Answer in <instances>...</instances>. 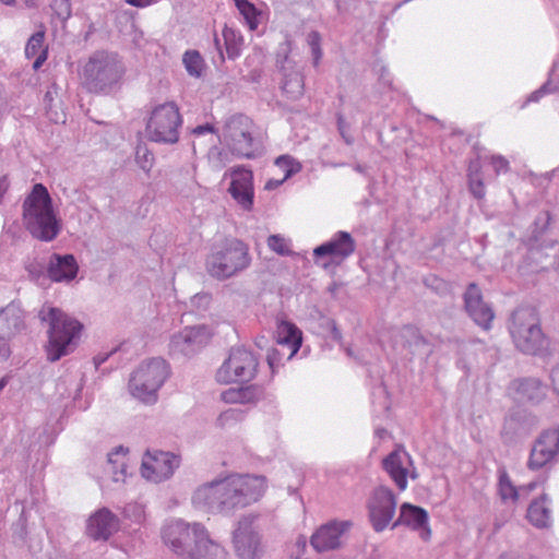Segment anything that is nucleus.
<instances>
[{
	"mask_svg": "<svg viewBox=\"0 0 559 559\" xmlns=\"http://www.w3.org/2000/svg\"><path fill=\"white\" fill-rule=\"evenodd\" d=\"M338 128H340L341 133L344 135V126H343L342 117L338 118Z\"/></svg>",
	"mask_w": 559,
	"mask_h": 559,
	"instance_id": "nucleus-56",
	"label": "nucleus"
},
{
	"mask_svg": "<svg viewBox=\"0 0 559 559\" xmlns=\"http://www.w3.org/2000/svg\"><path fill=\"white\" fill-rule=\"evenodd\" d=\"M549 502L547 493H543L539 498L534 499L528 508L526 518L530 523L537 528H547L551 524V511L546 506Z\"/></svg>",
	"mask_w": 559,
	"mask_h": 559,
	"instance_id": "nucleus-26",
	"label": "nucleus"
},
{
	"mask_svg": "<svg viewBox=\"0 0 559 559\" xmlns=\"http://www.w3.org/2000/svg\"><path fill=\"white\" fill-rule=\"evenodd\" d=\"M183 66L189 75L200 78L205 71V61L198 50H187L182 57Z\"/></svg>",
	"mask_w": 559,
	"mask_h": 559,
	"instance_id": "nucleus-33",
	"label": "nucleus"
},
{
	"mask_svg": "<svg viewBox=\"0 0 559 559\" xmlns=\"http://www.w3.org/2000/svg\"><path fill=\"white\" fill-rule=\"evenodd\" d=\"M254 131L255 124L250 117L235 114L225 121L222 134L234 155L251 158L254 156Z\"/></svg>",
	"mask_w": 559,
	"mask_h": 559,
	"instance_id": "nucleus-7",
	"label": "nucleus"
},
{
	"mask_svg": "<svg viewBox=\"0 0 559 559\" xmlns=\"http://www.w3.org/2000/svg\"><path fill=\"white\" fill-rule=\"evenodd\" d=\"M307 43L311 48L314 64L317 66L322 57L320 34L316 31L310 32L307 36Z\"/></svg>",
	"mask_w": 559,
	"mask_h": 559,
	"instance_id": "nucleus-42",
	"label": "nucleus"
},
{
	"mask_svg": "<svg viewBox=\"0 0 559 559\" xmlns=\"http://www.w3.org/2000/svg\"><path fill=\"white\" fill-rule=\"evenodd\" d=\"M40 318L49 323L47 357L50 361H56L72 350L83 325L62 310L52 307H49L47 312L43 309Z\"/></svg>",
	"mask_w": 559,
	"mask_h": 559,
	"instance_id": "nucleus-2",
	"label": "nucleus"
},
{
	"mask_svg": "<svg viewBox=\"0 0 559 559\" xmlns=\"http://www.w3.org/2000/svg\"><path fill=\"white\" fill-rule=\"evenodd\" d=\"M78 263L72 254H53L48 266V276L53 282L71 281L78 274Z\"/></svg>",
	"mask_w": 559,
	"mask_h": 559,
	"instance_id": "nucleus-25",
	"label": "nucleus"
},
{
	"mask_svg": "<svg viewBox=\"0 0 559 559\" xmlns=\"http://www.w3.org/2000/svg\"><path fill=\"white\" fill-rule=\"evenodd\" d=\"M348 526L347 521L325 523L311 535L310 545L319 554L338 549L343 545V537Z\"/></svg>",
	"mask_w": 559,
	"mask_h": 559,
	"instance_id": "nucleus-15",
	"label": "nucleus"
},
{
	"mask_svg": "<svg viewBox=\"0 0 559 559\" xmlns=\"http://www.w3.org/2000/svg\"><path fill=\"white\" fill-rule=\"evenodd\" d=\"M532 454H559V427L544 430L536 440Z\"/></svg>",
	"mask_w": 559,
	"mask_h": 559,
	"instance_id": "nucleus-28",
	"label": "nucleus"
},
{
	"mask_svg": "<svg viewBox=\"0 0 559 559\" xmlns=\"http://www.w3.org/2000/svg\"><path fill=\"white\" fill-rule=\"evenodd\" d=\"M118 527V518L109 509L103 508L90 516L86 532L95 540H107Z\"/></svg>",
	"mask_w": 559,
	"mask_h": 559,
	"instance_id": "nucleus-23",
	"label": "nucleus"
},
{
	"mask_svg": "<svg viewBox=\"0 0 559 559\" xmlns=\"http://www.w3.org/2000/svg\"><path fill=\"white\" fill-rule=\"evenodd\" d=\"M180 456H143L142 476L151 481L160 483L170 477L179 466Z\"/></svg>",
	"mask_w": 559,
	"mask_h": 559,
	"instance_id": "nucleus-20",
	"label": "nucleus"
},
{
	"mask_svg": "<svg viewBox=\"0 0 559 559\" xmlns=\"http://www.w3.org/2000/svg\"><path fill=\"white\" fill-rule=\"evenodd\" d=\"M215 43L217 46L219 45V39L217 37H215Z\"/></svg>",
	"mask_w": 559,
	"mask_h": 559,
	"instance_id": "nucleus-58",
	"label": "nucleus"
},
{
	"mask_svg": "<svg viewBox=\"0 0 559 559\" xmlns=\"http://www.w3.org/2000/svg\"><path fill=\"white\" fill-rule=\"evenodd\" d=\"M551 379L555 390L559 393V366L554 369Z\"/></svg>",
	"mask_w": 559,
	"mask_h": 559,
	"instance_id": "nucleus-51",
	"label": "nucleus"
},
{
	"mask_svg": "<svg viewBox=\"0 0 559 559\" xmlns=\"http://www.w3.org/2000/svg\"><path fill=\"white\" fill-rule=\"evenodd\" d=\"M123 456H116V459H112V456H108L107 459V467L106 469L112 474V480L115 483H123L127 478V464L121 461Z\"/></svg>",
	"mask_w": 559,
	"mask_h": 559,
	"instance_id": "nucleus-38",
	"label": "nucleus"
},
{
	"mask_svg": "<svg viewBox=\"0 0 559 559\" xmlns=\"http://www.w3.org/2000/svg\"><path fill=\"white\" fill-rule=\"evenodd\" d=\"M1 3H3L4 5H14L15 4V0H0Z\"/></svg>",
	"mask_w": 559,
	"mask_h": 559,
	"instance_id": "nucleus-54",
	"label": "nucleus"
},
{
	"mask_svg": "<svg viewBox=\"0 0 559 559\" xmlns=\"http://www.w3.org/2000/svg\"><path fill=\"white\" fill-rule=\"evenodd\" d=\"M222 508L223 514L230 515L236 510L245 508L230 485L228 477L222 478Z\"/></svg>",
	"mask_w": 559,
	"mask_h": 559,
	"instance_id": "nucleus-30",
	"label": "nucleus"
},
{
	"mask_svg": "<svg viewBox=\"0 0 559 559\" xmlns=\"http://www.w3.org/2000/svg\"><path fill=\"white\" fill-rule=\"evenodd\" d=\"M499 492L502 500L512 499L513 501L518 500L519 492L515 486H513L506 468L499 467Z\"/></svg>",
	"mask_w": 559,
	"mask_h": 559,
	"instance_id": "nucleus-35",
	"label": "nucleus"
},
{
	"mask_svg": "<svg viewBox=\"0 0 559 559\" xmlns=\"http://www.w3.org/2000/svg\"><path fill=\"white\" fill-rule=\"evenodd\" d=\"M230 176L228 192L241 209L251 211L254 198L252 171L245 167H237L231 170Z\"/></svg>",
	"mask_w": 559,
	"mask_h": 559,
	"instance_id": "nucleus-19",
	"label": "nucleus"
},
{
	"mask_svg": "<svg viewBox=\"0 0 559 559\" xmlns=\"http://www.w3.org/2000/svg\"><path fill=\"white\" fill-rule=\"evenodd\" d=\"M285 180H283V177L278 180H273V179H270L266 183H265V189L266 190H273V189H276L278 186H281Z\"/></svg>",
	"mask_w": 559,
	"mask_h": 559,
	"instance_id": "nucleus-50",
	"label": "nucleus"
},
{
	"mask_svg": "<svg viewBox=\"0 0 559 559\" xmlns=\"http://www.w3.org/2000/svg\"><path fill=\"white\" fill-rule=\"evenodd\" d=\"M258 370V360L252 352L243 347H234L227 359L215 373V380L221 384H231L251 381Z\"/></svg>",
	"mask_w": 559,
	"mask_h": 559,
	"instance_id": "nucleus-8",
	"label": "nucleus"
},
{
	"mask_svg": "<svg viewBox=\"0 0 559 559\" xmlns=\"http://www.w3.org/2000/svg\"><path fill=\"white\" fill-rule=\"evenodd\" d=\"M276 342L282 349H287V353H281L278 348L271 349L267 354V362L271 368L278 365L283 357L290 359L297 354L302 343V332L296 324L281 321L276 326Z\"/></svg>",
	"mask_w": 559,
	"mask_h": 559,
	"instance_id": "nucleus-13",
	"label": "nucleus"
},
{
	"mask_svg": "<svg viewBox=\"0 0 559 559\" xmlns=\"http://www.w3.org/2000/svg\"><path fill=\"white\" fill-rule=\"evenodd\" d=\"M242 418L243 413L241 411L230 408L221 413L216 423L221 428H226L239 423Z\"/></svg>",
	"mask_w": 559,
	"mask_h": 559,
	"instance_id": "nucleus-41",
	"label": "nucleus"
},
{
	"mask_svg": "<svg viewBox=\"0 0 559 559\" xmlns=\"http://www.w3.org/2000/svg\"><path fill=\"white\" fill-rule=\"evenodd\" d=\"M168 376V365L162 358H152L143 362L129 381L131 394L145 403L156 401V392Z\"/></svg>",
	"mask_w": 559,
	"mask_h": 559,
	"instance_id": "nucleus-5",
	"label": "nucleus"
},
{
	"mask_svg": "<svg viewBox=\"0 0 559 559\" xmlns=\"http://www.w3.org/2000/svg\"><path fill=\"white\" fill-rule=\"evenodd\" d=\"M45 32L39 31L31 36L25 47V56L27 58H35L33 68L38 70L48 57V48L44 45Z\"/></svg>",
	"mask_w": 559,
	"mask_h": 559,
	"instance_id": "nucleus-27",
	"label": "nucleus"
},
{
	"mask_svg": "<svg viewBox=\"0 0 559 559\" xmlns=\"http://www.w3.org/2000/svg\"><path fill=\"white\" fill-rule=\"evenodd\" d=\"M428 520V512L424 508L404 502L400 507L397 519L391 524V530H395L399 526H406L412 531L418 532L423 540H428L431 535Z\"/></svg>",
	"mask_w": 559,
	"mask_h": 559,
	"instance_id": "nucleus-18",
	"label": "nucleus"
},
{
	"mask_svg": "<svg viewBox=\"0 0 559 559\" xmlns=\"http://www.w3.org/2000/svg\"><path fill=\"white\" fill-rule=\"evenodd\" d=\"M227 477L245 508L259 501L265 492L266 479L264 476L233 474Z\"/></svg>",
	"mask_w": 559,
	"mask_h": 559,
	"instance_id": "nucleus-17",
	"label": "nucleus"
},
{
	"mask_svg": "<svg viewBox=\"0 0 559 559\" xmlns=\"http://www.w3.org/2000/svg\"><path fill=\"white\" fill-rule=\"evenodd\" d=\"M382 466L388 472L400 490L407 487V468H405L400 456H384Z\"/></svg>",
	"mask_w": 559,
	"mask_h": 559,
	"instance_id": "nucleus-29",
	"label": "nucleus"
},
{
	"mask_svg": "<svg viewBox=\"0 0 559 559\" xmlns=\"http://www.w3.org/2000/svg\"><path fill=\"white\" fill-rule=\"evenodd\" d=\"M136 158L143 169L150 170L153 165L154 156L146 147H138Z\"/></svg>",
	"mask_w": 559,
	"mask_h": 559,
	"instance_id": "nucleus-45",
	"label": "nucleus"
},
{
	"mask_svg": "<svg viewBox=\"0 0 559 559\" xmlns=\"http://www.w3.org/2000/svg\"><path fill=\"white\" fill-rule=\"evenodd\" d=\"M221 400L227 404H239V388H230L223 391Z\"/></svg>",
	"mask_w": 559,
	"mask_h": 559,
	"instance_id": "nucleus-46",
	"label": "nucleus"
},
{
	"mask_svg": "<svg viewBox=\"0 0 559 559\" xmlns=\"http://www.w3.org/2000/svg\"><path fill=\"white\" fill-rule=\"evenodd\" d=\"M465 309L473 320L484 328L490 329L495 318L492 310L483 301V296L478 286L474 283L469 284L464 295Z\"/></svg>",
	"mask_w": 559,
	"mask_h": 559,
	"instance_id": "nucleus-21",
	"label": "nucleus"
},
{
	"mask_svg": "<svg viewBox=\"0 0 559 559\" xmlns=\"http://www.w3.org/2000/svg\"><path fill=\"white\" fill-rule=\"evenodd\" d=\"M349 254V234L342 231L338 239H332L313 250L314 263L323 269L340 265Z\"/></svg>",
	"mask_w": 559,
	"mask_h": 559,
	"instance_id": "nucleus-16",
	"label": "nucleus"
},
{
	"mask_svg": "<svg viewBox=\"0 0 559 559\" xmlns=\"http://www.w3.org/2000/svg\"><path fill=\"white\" fill-rule=\"evenodd\" d=\"M222 479H214L199 486L192 495V503L211 513L223 514Z\"/></svg>",
	"mask_w": 559,
	"mask_h": 559,
	"instance_id": "nucleus-22",
	"label": "nucleus"
},
{
	"mask_svg": "<svg viewBox=\"0 0 559 559\" xmlns=\"http://www.w3.org/2000/svg\"><path fill=\"white\" fill-rule=\"evenodd\" d=\"M510 330L516 347L523 353L536 354L544 345L538 313L533 308L516 310Z\"/></svg>",
	"mask_w": 559,
	"mask_h": 559,
	"instance_id": "nucleus-6",
	"label": "nucleus"
},
{
	"mask_svg": "<svg viewBox=\"0 0 559 559\" xmlns=\"http://www.w3.org/2000/svg\"><path fill=\"white\" fill-rule=\"evenodd\" d=\"M467 176L471 192L475 198L483 199L486 194V190L481 179V166L478 160L471 162Z\"/></svg>",
	"mask_w": 559,
	"mask_h": 559,
	"instance_id": "nucleus-32",
	"label": "nucleus"
},
{
	"mask_svg": "<svg viewBox=\"0 0 559 559\" xmlns=\"http://www.w3.org/2000/svg\"><path fill=\"white\" fill-rule=\"evenodd\" d=\"M213 131V128L210 126V124H205V126H199L197 127L193 132L195 134H203L205 132H212Z\"/></svg>",
	"mask_w": 559,
	"mask_h": 559,
	"instance_id": "nucleus-52",
	"label": "nucleus"
},
{
	"mask_svg": "<svg viewBox=\"0 0 559 559\" xmlns=\"http://www.w3.org/2000/svg\"><path fill=\"white\" fill-rule=\"evenodd\" d=\"M5 384H7L5 379H0V391H2V389L5 386Z\"/></svg>",
	"mask_w": 559,
	"mask_h": 559,
	"instance_id": "nucleus-57",
	"label": "nucleus"
},
{
	"mask_svg": "<svg viewBox=\"0 0 559 559\" xmlns=\"http://www.w3.org/2000/svg\"><path fill=\"white\" fill-rule=\"evenodd\" d=\"M489 163L492 166L496 175L506 174L509 171V162L501 155H492L489 157Z\"/></svg>",
	"mask_w": 559,
	"mask_h": 559,
	"instance_id": "nucleus-44",
	"label": "nucleus"
},
{
	"mask_svg": "<svg viewBox=\"0 0 559 559\" xmlns=\"http://www.w3.org/2000/svg\"><path fill=\"white\" fill-rule=\"evenodd\" d=\"M121 63L107 52H96L82 67L80 80L92 93H99L117 83L122 75Z\"/></svg>",
	"mask_w": 559,
	"mask_h": 559,
	"instance_id": "nucleus-3",
	"label": "nucleus"
},
{
	"mask_svg": "<svg viewBox=\"0 0 559 559\" xmlns=\"http://www.w3.org/2000/svg\"><path fill=\"white\" fill-rule=\"evenodd\" d=\"M263 396L262 390L257 385L239 388V404H254Z\"/></svg>",
	"mask_w": 559,
	"mask_h": 559,
	"instance_id": "nucleus-39",
	"label": "nucleus"
},
{
	"mask_svg": "<svg viewBox=\"0 0 559 559\" xmlns=\"http://www.w3.org/2000/svg\"><path fill=\"white\" fill-rule=\"evenodd\" d=\"M200 330L197 328H187L178 335L173 337V342L179 345L181 342L191 343L199 335Z\"/></svg>",
	"mask_w": 559,
	"mask_h": 559,
	"instance_id": "nucleus-43",
	"label": "nucleus"
},
{
	"mask_svg": "<svg viewBox=\"0 0 559 559\" xmlns=\"http://www.w3.org/2000/svg\"><path fill=\"white\" fill-rule=\"evenodd\" d=\"M235 4L249 28L251 31H255L259 26L260 12L257 10L254 4L248 0H235Z\"/></svg>",
	"mask_w": 559,
	"mask_h": 559,
	"instance_id": "nucleus-34",
	"label": "nucleus"
},
{
	"mask_svg": "<svg viewBox=\"0 0 559 559\" xmlns=\"http://www.w3.org/2000/svg\"><path fill=\"white\" fill-rule=\"evenodd\" d=\"M254 516H242L233 532V546L239 559H260L263 549L254 525Z\"/></svg>",
	"mask_w": 559,
	"mask_h": 559,
	"instance_id": "nucleus-12",
	"label": "nucleus"
},
{
	"mask_svg": "<svg viewBox=\"0 0 559 559\" xmlns=\"http://www.w3.org/2000/svg\"><path fill=\"white\" fill-rule=\"evenodd\" d=\"M223 38L228 58H237L240 55L243 46V37L237 29L225 25L223 29Z\"/></svg>",
	"mask_w": 559,
	"mask_h": 559,
	"instance_id": "nucleus-31",
	"label": "nucleus"
},
{
	"mask_svg": "<svg viewBox=\"0 0 559 559\" xmlns=\"http://www.w3.org/2000/svg\"><path fill=\"white\" fill-rule=\"evenodd\" d=\"M287 559H309L307 557V538L302 535L287 547Z\"/></svg>",
	"mask_w": 559,
	"mask_h": 559,
	"instance_id": "nucleus-40",
	"label": "nucleus"
},
{
	"mask_svg": "<svg viewBox=\"0 0 559 559\" xmlns=\"http://www.w3.org/2000/svg\"><path fill=\"white\" fill-rule=\"evenodd\" d=\"M126 1H127V3H129L133 7L143 8V7L150 5L154 0H126Z\"/></svg>",
	"mask_w": 559,
	"mask_h": 559,
	"instance_id": "nucleus-49",
	"label": "nucleus"
},
{
	"mask_svg": "<svg viewBox=\"0 0 559 559\" xmlns=\"http://www.w3.org/2000/svg\"><path fill=\"white\" fill-rule=\"evenodd\" d=\"M23 223L29 234L41 241L53 240L61 229V222L53 209L47 188L36 183L23 203Z\"/></svg>",
	"mask_w": 559,
	"mask_h": 559,
	"instance_id": "nucleus-1",
	"label": "nucleus"
},
{
	"mask_svg": "<svg viewBox=\"0 0 559 559\" xmlns=\"http://www.w3.org/2000/svg\"><path fill=\"white\" fill-rule=\"evenodd\" d=\"M275 165L283 173V180H287L301 170V164L289 155L277 157Z\"/></svg>",
	"mask_w": 559,
	"mask_h": 559,
	"instance_id": "nucleus-36",
	"label": "nucleus"
},
{
	"mask_svg": "<svg viewBox=\"0 0 559 559\" xmlns=\"http://www.w3.org/2000/svg\"><path fill=\"white\" fill-rule=\"evenodd\" d=\"M26 534L25 524L23 522H19L13 531L14 543L23 544L25 542Z\"/></svg>",
	"mask_w": 559,
	"mask_h": 559,
	"instance_id": "nucleus-48",
	"label": "nucleus"
},
{
	"mask_svg": "<svg viewBox=\"0 0 559 559\" xmlns=\"http://www.w3.org/2000/svg\"><path fill=\"white\" fill-rule=\"evenodd\" d=\"M536 486H537L536 481H531L530 484H527L526 487H527L528 491H532V490H534L536 488Z\"/></svg>",
	"mask_w": 559,
	"mask_h": 559,
	"instance_id": "nucleus-55",
	"label": "nucleus"
},
{
	"mask_svg": "<svg viewBox=\"0 0 559 559\" xmlns=\"http://www.w3.org/2000/svg\"><path fill=\"white\" fill-rule=\"evenodd\" d=\"M249 263L247 246L238 239H230L211 253L206 267L212 276L227 278L246 269Z\"/></svg>",
	"mask_w": 559,
	"mask_h": 559,
	"instance_id": "nucleus-4",
	"label": "nucleus"
},
{
	"mask_svg": "<svg viewBox=\"0 0 559 559\" xmlns=\"http://www.w3.org/2000/svg\"><path fill=\"white\" fill-rule=\"evenodd\" d=\"M25 328V313L20 302L12 301L0 309V352H8V342L21 334Z\"/></svg>",
	"mask_w": 559,
	"mask_h": 559,
	"instance_id": "nucleus-14",
	"label": "nucleus"
},
{
	"mask_svg": "<svg viewBox=\"0 0 559 559\" xmlns=\"http://www.w3.org/2000/svg\"><path fill=\"white\" fill-rule=\"evenodd\" d=\"M128 452V449H124L123 447H118L116 450H115V453L116 455H119V454H126Z\"/></svg>",
	"mask_w": 559,
	"mask_h": 559,
	"instance_id": "nucleus-53",
	"label": "nucleus"
},
{
	"mask_svg": "<svg viewBox=\"0 0 559 559\" xmlns=\"http://www.w3.org/2000/svg\"><path fill=\"white\" fill-rule=\"evenodd\" d=\"M227 551L225 547L211 537L210 532L205 527L203 533L198 537L191 552L187 559H226Z\"/></svg>",
	"mask_w": 559,
	"mask_h": 559,
	"instance_id": "nucleus-24",
	"label": "nucleus"
},
{
	"mask_svg": "<svg viewBox=\"0 0 559 559\" xmlns=\"http://www.w3.org/2000/svg\"><path fill=\"white\" fill-rule=\"evenodd\" d=\"M544 457L545 456H530V460L527 462L528 468L535 471L540 467H544L547 464L551 463L556 456H547L546 459Z\"/></svg>",
	"mask_w": 559,
	"mask_h": 559,
	"instance_id": "nucleus-47",
	"label": "nucleus"
},
{
	"mask_svg": "<svg viewBox=\"0 0 559 559\" xmlns=\"http://www.w3.org/2000/svg\"><path fill=\"white\" fill-rule=\"evenodd\" d=\"M397 500L394 492L385 487H376L367 500L368 518L374 532H383L392 522Z\"/></svg>",
	"mask_w": 559,
	"mask_h": 559,
	"instance_id": "nucleus-11",
	"label": "nucleus"
},
{
	"mask_svg": "<svg viewBox=\"0 0 559 559\" xmlns=\"http://www.w3.org/2000/svg\"><path fill=\"white\" fill-rule=\"evenodd\" d=\"M267 247L278 255L288 257L294 252L290 249V241L282 235H271L266 240Z\"/></svg>",
	"mask_w": 559,
	"mask_h": 559,
	"instance_id": "nucleus-37",
	"label": "nucleus"
},
{
	"mask_svg": "<svg viewBox=\"0 0 559 559\" xmlns=\"http://www.w3.org/2000/svg\"><path fill=\"white\" fill-rule=\"evenodd\" d=\"M205 526L200 522H187L182 519L168 521L162 530L165 545L176 555L188 558L198 537Z\"/></svg>",
	"mask_w": 559,
	"mask_h": 559,
	"instance_id": "nucleus-9",
	"label": "nucleus"
},
{
	"mask_svg": "<svg viewBox=\"0 0 559 559\" xmlns=\"http://www.w3.org/2000/svg\"><path fill=\"white\" fill-rule=\"evenodd\" d=\"M180 124L178 107L174 103H166L153 110L146 124V135L154 142L175 143Z\"/></svg>",
	"mask_w": 559,
	"mask_h": 559,
	"instance_id": "nucleus-10",
	"label": "nucleus"
}]
</instances>
